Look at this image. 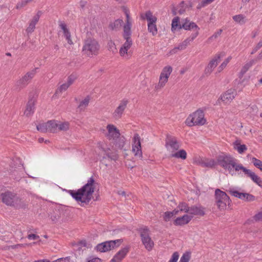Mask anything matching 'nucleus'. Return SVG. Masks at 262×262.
<instances>
[{
    "mask_svg": "<svg viewBox=\"0 0 262 262\" xmlns=\"http://www.w3.org/2000/svg\"><path fill=\"white\" fill-rule=\"evenodd\" d=\"M236 95V90L230 89L221 95L220 98L224 103L229 104L234 99Z\"/></svg>",
    "mask_w": 262,
    "mask_h": 262,
    "instance_id": "dca6fc26",
    "label": "nucleus"
},
{
    "mask_svg": "<svg viewBox=\"0 0 262 262\" xmlns=\"http://www.w3.org/2000/svg\"><path fill=\"white\" fill-rule=\"evenodd\" d=\"M107 133L105 137L111 144L116 148L122 149L125 144V138L121 136L119 130L113 124H109L106 126Z\"/></svg>",
    "mask_w": 262,
    "mask_h": 262,
    "instance_id": "7ed1b4c3",
    "label": "nucleus"
},
{
    "mask_svg": "<svg viewBox=\"0 0 262 262\" xmlns=\"http://www.w3.org/2000/svg\"><path fill=\"white\" fill-rule=\"evenodd\" d=\"M251 161L253 165L261 171H262V161L255 157L251 158Z\"/></svg>",
    "mask_w": 262,
    "mask_h": 262,
    "instance_id": "79ce46f5",
    "label": "nucleus"
},
{
    "mask_svg": "<svg viewBox=\"0 0 262 262\" xmlns=\"http://www.w3.org/2000/svg\"><path fill=\"white\" fill-rule=\"evenodd\" d=\"M36 127L37 129L41 133H56L58 132L57 121L50 120L46 123L39 124Z\"/></svg>",
    "mask_w": 262,
    "mask_h": 262,
    "instance_id": "9d476101",
    "label": "nucleus"
},
{
    "mask_svg": "<svg viewBox=\"0 0 262 262\" xmlns=\"http://www.w3.org/2000/svg\"><path fill=\"white\" fill-rule=\"evenodd\" d=\"M124 13L126 15L125 24L123 27V32H132V20L129 16V12L128 10L124 9Z\"/></svg>",
    "mask_w": 262,
    "mask_h": 262,
    "instance_id": "b1692460",
    "label": "nucleus"
},
{
    "mask_svg": "<svg viewBox=\"0 0 262 262\" xmlns=\"http://www.w3.org/2000/svg\"><path fill=\"white\" fill-rule=\"evenodd\" d=\"M141 241L146 250L149 251L152 250L154 246V243L150 236L144 237Z\"/></svg>",
    "mask_w": 262,
    "mask_h": 262,
    "instance_id": "cd10ccee",
    "label": "nucleus"
},
{
    "mask_svg": "<svg viewBox=\"0 0 262 262\" xmlns=\"http://www.w3.org/2000/svg\"><path fill=\"white\" fill-rule=\"evenodd\" d=\"M228 191L229 193L232 196H233L235 198H238L242 200L243 199L244 192H240L238 191L237 190H235L233 188H229V189Z\"/></svg>",
    "mask_w": 262,
    "mask_h": 262,
    "instance_id": "c9c22d12",
    "label": "nucleus"
},
{
    "mask_svg": "<svg viewBox=\"0 0 262 262\" xmlns=\"http://www.w3.org/2000/svg\"><path fill=\"white\" fill-rule=\"evenodd\" d=\"M138 232L140 233L141 240L144 239V237L146 238L147 237L150 236V230L149 228L146 226L140 228L138 229Z\"/></svg>",
    "mask_w": 262,
    "mask_h": 262,
    "instance_id": "7c9ffc66",
    "label": "nucleus"
},
{
    "mask_svg": "<svg viewBox=\"0 0 262 262\" xmlns=\"http://www.w3.org/2000/svg\"><path fill=\"white\" fill-rule=\"evenodd\" d=\"M199 35L198 32L192 33L189 37L187 38L183 42L180 43L177 47H174L169 51V54L172 55L176 54L178 50H183L192 42Z\"/></svg>",
    "mask_w": 262,
    "mask_h": 262,
    "instance_id": "ddd939ff",
    "label": "nucleus"
},
{
    "mask_svg": "<svg viewBox=\"0 0 262 262\" xmlns=\"http://www.w3.org/2000/svg\"><path fill=\"white\" fill-rule=\"evenodd\" d=\"M76 245L78 246V250L79 251H80V250H81V248L82 247H86L87 248H89V247L87 246V243L85 240H82L78 242L76 244Z\"/></svg>",
    "mask_w": 262,
    "mask_h": 262,
    "instance_id": "3c124183",
    "label": "nucleus"
},
{
    "mask_svg": "<svg viewBox=\"0 0 262 262\" xmlns=\"http://www.w3.org/2000/svg\"><path fill=\"white\" fill-rule=\"evenodd\" d=\"M123 23L122 19H117L111 22L108 25V28L112 31H117L119 30Z\"/></svg>",
    "mask_w": 262,
    "mask_h": 262,
    "instance_id": "a878e982",
    "label": "nucleus"
},
{
    "mask_svg": "<svg viewBox=\"0 0 262 262\" xmlns=\"http://www.w3.org/2000/svg\"><path fill=\"white\" fill-rule=\"evenodd\" d=\"M132 151L135 157L139 159L142 158L141 138L138 134H135L133 139Z\"/></svg>",
    "mask_w": 262,
    "mask_h": 262,
    "instance_id": "f8f14e48",
    "label": "nucleus"
},
{
    "mask_svg": "<svg viewBox=\"0 0 262 262\" xmlns=\"http://www.w3.org/2000/svg\"><path fill=\"white\" fill-rule=\"evenodd\" d=\"M188 213L192 215L203 216L205 214L203 208L200 206H192L189 207Z\"/></svg>",
    "mask_w": 262,
    "mask_h": 262,
    "instance_id": "bb28decb",
    "label": "nucleus"
},
{
    "mask_svg": "<svg viewBox=\"0 0 262 262\" xmlns=\"http://www.w3.org/2000/svg\"><path fill=\"white\" fill-rule=\"evenodd\" d=\"M27 238L29 239L36 240L39 238V236L35 234H30L27 236Z\"/></svg>",
    "mask_w": 262,
    "mask_h": 262,
    "instance_id": "6e6d98bb",
    "label": "nucleus"
},
{
    "mask_svg": "<svg viewBox=\"0 0 262 262\" xmlns=\"http://www.w3.org/2000/svg\"><path fill=\"white\" fill-rule=\"evenodd\" d=\"M95 180L93 177L90 178L86 184L77 191L70 190L69 193L77 201L88 204L93 198L94 192Z\"/></svg>",
    "mask_w": 262,
    "mask_h": 262,
    "instance_id": "f03ea898",
    "label": "nucleus"
},
{
    "mask_svg": "<svg viewBox=\"0 0 262 262\" xmlns=\"http://www.w3.org/2000/svg\"><path fill=\"white\" fill-rule=\"evenodd\" d=\"M109 158H110L112 160L116 161L117 159V157L116 155H113L112 157L108 156Z\"/></svg>",
    "mask_w": 262,
    "mask_h": 262,
    "instance_id": "e2e57ef3",
    "label": "nucleus"
},
{
    "mask_svg": "<svg viewBox=\"0 0 262 262\" xmlns=\"http://www.w3.org/2000/svg\"><path fill=\"white\" fill-rule=\"evenodd\" d=\"M172 71V68L171 66H166L163 69V70L160 74V75L169 78Z\"/></svg>",
    "mask_w": 262,
    "mask_h": 262,
    "instance_id": "e433bc0d",
    "label": "nucleus"
},
{
    "mask_svg": "<svg viewBox=\"0 0 262 262\" xmlns=\"http://www.w3.org/2000/svg\"><path fill=\"white\" fill-rule=\"evenodd\" d=\"M41 12L39 11L37 14L33 16L32 20L30 21L29 26L26 29V32L28 34L32 33L35 28V25L38 21L40 16L41 15Z\"/></svg>",
    "mask_w": 262,
    "mask_h": 262,
    "instance_id": "412c9836",
    "label": "nucleus"
},
{
    "mask_svg": "<svg viewBox=\"0 0 262 262\" xmlns=\"http://www.w3.org/2000/svg\"><path fill=\"white\" fill-rule=\"evenodd\" d=\"M204 113L202 110H198L190 114L186 120V123L189 126L194 125H203L206 123Z\"/></svg>",
    "mask_w": 262,
    "mask_h": 262,
    "instance_id": "0eeeda50",
    "label": "nucleus"
},
{
    "mask_svg": "<svg viewBox=\"0 0 262 262\" xmlns=\"http://www.w3.org/2000/svg\"><path fill=\"white\" fill-rule=\"evenodd\" d=\"M107 46L109 50L112 51L113 52L116 51V48L115 47V44L112 40H110L108 42Z\"/></svg>",
    "mask_w": 262,
    "mask_h": 262,
    "instance_id": "603ef678",
    "label": "nucleus"
},
{
    "mask_svg": "<svg viewBox=\"0 0 262 262\" xmlns=\"http://www.w3.org/2000/svg\"><path fill=\"white\" fill-rule=\"evenodd\" d=\"M200 164L202 166L208 168H213L218 164L232 176L234 174V171L238 172L242 170L246 177L250 178L253 182L262 187V179L254 172L246 168L242 164L237 163V160L230 155L219 156L217 162L214 159H206L202 160Z\"/></svg>",
    "mask_w": 262,
    "mask_h": 262,
    "instance_id": "f257e3e1",
    "label": "nucleus"
},
{
    "mask_svg": "<svg viewBox=\"0 0 262 262\" xmlns=\"http://www.w3.org/2000/svg\"><path fill=\"white\" fill-rule=\"evenodd\" d=\"M215 202L217 208L220 210H224L227 205L231 204V201L226 192L216 189L215 190Z\"/></svg>",
    "mask_w": 262,
    "mask_h": 262,
    "instance_id": "423d86ee",
    "label": "nucleus"
},
{
    "mask_svg": "<svg viewBox=\"0 0 262 262\" xmlns=\"http://www.w3.org/2000/svg\"><path fill=\"white\" fill-rule=\"evenodd\" d=\"M129 252V247H125L119 251L111 259L110 262H120Z\"/></svg>",
    "mask_w": 262,
    "mask_h": 262,
    "instance_id": "6ab92c4d",
    "label": "nucleus"
},
{
    "mask_svg": "<svg viewBox=\"0 0 262 262\" xmlns=\"http://www.w3.org/2000/svg\"><path fill=\"white\" fill-rule=\"evenodd\" d=\"M182 23V26H180L179 29L182 28L185 29V30H190L194 29L195 31V32L199 33L200 28L195 23L190 22L188 19L186 18L183 20Z\"/></svg>",
    "mask_w": 262,
    "mask_h": 262,
    "instance_id": "a211bd4d",
    "label": "nucleus"
},
{
    "mask_svg": "<svg viewBox=\"0 0 262 262\" xmlns=\"http://www.w3.org/2000/svg\"><path fill=\"white\" fill-rule=\"evenodd\" d=\"M185 12V10L183 9H180L179 10V13L180 14H182L184 12Z\"/></svg>",
    "mask_w": 262,
    "mask_h": 262,
    "instance_id": "69168bd1",
    "label": "nucleus"
},
{
    "mask_svg": "<svg viewBox=\"0 0 262 262\" xmlns=\"http://www.w3.org/2000/svg\"><path fill=\"white\" fill-rule=\"evenodd\" d=\"M254 60H251L249 62L246 63L244 67H243L240 73L239 77L241 78L247 72L249 68L254 64Z\"/></svg>",
    "mask_w": 262,
    "mask_h": 262,
    "instance_id": "72a5a7b5",
    "label": "nucleus"
},
{
    "mask_svg": "<svg viewBox=\"0 0 262 262\" xmlns=\"http://www.w3.org/2000/svg\"><path fill=\"white\" fill-rule=\"evenodd\" d=\"M36 69L37 68H35L31 71L27 72L21 78L16 81L14 86L16 91H19L28 85L35 75L36 73Z\"/></svg>",
    "mask_w": 262,
    "mask_h": 262,
    "instance_id": "6e6552de",
    "label": "nucleus"
},
{
    "mask_svg": "<svg viewBox=\"0 0 262 262\" xmlns=\"http://www.w3.org/2000/svg\"><path fill=\"white\" fill-rule=\"evenodd\" d=\"M128 103V101L127 99H123L121 101L118 106L115 109L113 113V117L115 120H118L122 117Z\"/></svg>",
    "mask_w": 262,
    "mask_h": 262,
    "instance_id": "2eb2a0df",
    "label": "nucleus"
},
{
    "mask_svg": "<svg viewBox=\"0 0 262 262\" xmlns=\"http://www.w3.org/2000/svg\"><path fill=\"white\" fill-rule=\"evenodd\" d=\"M59 26L60 28L62 30L64 37H66L67 42L70 45L73 44L72 40L71 39V33L67 28V26L66 23L63 21H59Z\"/></svg>",
    "mask_w": 262,
    "mask_h": 262,
    "instance_id": "aec40b11",
    "label": "nucleus"
},
{
    "mask_svg": "<svg viewBox=\"0 0 262 262\" xmlns=\"http://www.w3.org/2000/svg\"><path fill=\"white\" fill-rule=\"evenodd\" d=\"M262 47V38L260 40V41L257 43L256 45V50H259L260 48Z\"/></svg>",
    "mask_w": 262,
    "mask_h": 262,
    "instance_id": "052dcab7",
    "label": "nucleus"
},
{
    "mask_svg": "<svg viewBox=\"0 0 262 262\" xmlns=\"http://www.w3.org/2000/svg\"><path fill=\"white\" fill-rule=\"evenodd\" d=\"M1 196L2 202L7 206H13L16 208H25L27 206V204L24 200L10 191L2 193Z\"/></svg>",
    "mask_w": 262,
    "mask_h": 262,
    "instance_id": "20e7f679",
    "label": "nucleus"
},
{
    "mask_svg": "<svg viewBox=\"0 0 262 262\" xmlns=\"http://www.w3.org/2000/svg\"><path fill=\"white\" fill-rule=\"evenodd\" d=\"M255 200V197L250 193L244 192L243 199L242 200L247 201V202H251L254 201Z\"/></svg>",
    "mask_w": 262,
    "mask_h": 262,
    "instance_id": "c03bdc74",
    "label": "nucleus"
},
{
    "mask_svg": "<svg viewBox=\"0 0 262 262\" xmlns=\"http://www.w3.org/2000/svg\"><path fill=\"white\" fill-rule=\"evenodd\" d=\"M132 32H123L122 36L125 42L122 45L119 50V54L121 57H125L128 56V50L133 45L131 38Z\"/></svg>",
    "mask_w": 262,
    "mask_h": 262,
    "instance_id": "9b49d317",
    "label": "nucleus"
},
{
    "mask_svg": "<svg viewBox=\"0 0 262 262\" xmlns=\"http://www.w3.org/2000/svg\"><path fill=\"white\" fill-rule=\"evenodd\" d=\"M192 219V216L185 214L181 217H177L174 221L175 225H183L188 223Z\"/></svg>",
    "mask_w": 262,
    "mask_h": 262,
    "instance_id": "393cba45",
    "label": "nucleus"
},
{
    "mask_svg": "<svg viewBox=\"0 0 262 262\" xmlns=\"http://www.w3.org/2000/svg\"><path fill=\"white\" fill-rule=\"evenodd\" d=\"M168 78L160 75L158 83L155 86V89L157 90L162 89L167 82Z\"/></svg>",
    "mask_w": 262,
    "mask_h": 262,
    "instance_id": "c756f323",
    "label": "nucleus"
},
{
    "mask_svg": "<svg viewBox=\"0 0 262 262\" xmlns=\"http://www.w3.org/2000/svg\"><path fill=\"white\" fill-rule=\"evenodd\" d=\"M43 141H44V139H43V138H39L38 139V142H39V143H42V142H43Z\"/></svg>",
    "mask_w": 262,
    "mask_h": 262,
    "instance_id": "774afa93",
    "label": "nucleus"
},
{
    "mask_svg": "<svg viewBox=\"0 0 262 262\" xmlns=\"http://www.w3.org/2000/svg\"><path fill=\"white\" fill-rule=\"evenodd\" d=\"M118 194L123 196H125V192L124 191H119Z\"/></svg>",
    "mask_w": 262,
    "mask_h": 262,
    "instance_id": "0e129e2a",
    "label": "nucleus"
},
{
    "mask_svg": "<svg viewBox=\"0 0 262 262\" xmlns=\"http://www.w3.org/2000/svg\"><path fill=\"white\" fill-rule=\"evenodd\" d=\"M254 219L256 221H262V211L256 214Z\"/></svg>",
    "mask_w": 262,
    "mask_h": 262,
    "instance_id": "5fc2aeb1",
    "label": "nucleus"
},
{
    "mask_svg": "<svg viewBox=\"0 0 262 262\" xmlns=\"http://www.w3.org/2000/svg\"><path fill=\"white\" fill-rule=\"evenodd\" d=\"M224 54L223 53H220L216 54L213 58L209 61L208 66L206 67L204 70V73L206 75H209L213 69L217 66L218 63L220 61L221 58Z\"/></svg>",
    "mask_w": 262,
    "mask_h": 262,
    "instance_id": "4468645a",
    "label": "nucleus"
},
{
    "mask_svg": "<svg viewBox=\"0 0 262 262\" xmlns=\"http://www.w3.org/2000/svg\"><path fill=\"white\" fill-rule=\"evenodd\" d=\"M77 79V77L75 74L70 75L67 79V84L70 86L71 84L73 83L74 81Z\"/></svg>",
    "mask_w": 262,
    "mask_h": 262,
    "instance_id": "09e8293b",
    "label": "nucleus"
},
{
    "mask_svg": "<svg viewBox=\"0 0 262 262\" xmlns=\"http://www.w3.org/2000/svg\"><path fill=\"white\" fill-rule=\"evenodd\" d=\"M69 88V86L66 83L62 84L56 90L54 95L61 93L62 92L66 91Z\"/></svg>",
    "mask_w": 262,
    "mask_h": 262,
    "instance_id": "a18cd8bd",
    "label": "nucleus"
},
{
    "mask_svg": "<svg viewBox=\"0 0 262 262\" xmlns=\"http://www.w3.org/2000/svg\"><path fill=\"white\" fill-rule=\"evenodd\" d=\"M180 19L178 17H174L172 21L171 24V31H174L177 28H178L179 29L180 26H181L179 24Z\"/></svg>",
    "mask_w": 262,
    "mask_h": 262,
    "instance_id": "a19ab883",
    "label": "nucleus"
},
{
    "mask_svg": "<svg viewBox=\"0 0 262 262\" xmlns=\"http://www.w3.org/2000/svg\"><path fill=\"white\" fill-rule=\"evenodd\" d=\"M141 18L142 19L147 20V26L148 25L156 24V22L157 21V17L153 15L152 13L149 10L146 11L144 14H141Z\"/></svg>",
    "mask_w": 262,
    "mask_h": 262,
    "instance_id": "5701e85b",
    "label": "nucleus"
},
{
    "mask_svg": "<svg viewBox=\"0 0 262 262\" xmlns=\"http://www.w3.org/2000/svg\"><path fill=\"white\" fill-rule=\"evenodd\" d=\"M233 20L238 23H245V16L242 14L236 15L233 17Z\"/></svg>",
    "mask_w": 262,
    "mask_h": 262,
    "instance_id": "de8ad7c7",
    "label": "nucleus"
},
{
    "mask_svg": "<svg viewBox=\"0 0 262 262\" xmlns=\"http://www.w3.org/2000/svg\"><path fill=\"white\" fill-rule=\"evenodd\" d=\"M231 59V57L229 56L222 62V63L218 67L217 71L219 73L222 72L225 68Z\"/></svg>",
    "mask_w": 262,
    "mask_h": 262,
    "instance_id": "37998d69",
    "label": "nucleus"
},
{
    "mask_svg": "<svg viewBox=\"0 0 262 262\" xmlns=\"http://www.w3.org/2000/svg\"><path fill=\"white\" fill-rule=\"evenodd\" d=\"M178 209L177 210H179V211H183L186 213H188L189 207L188 206V204L186 203H180L178 206Z\"/></svg>",
    "mask_w": 262,
    "mask_h": 262,
    "instance_id": "ea45409f",
    "label": "nucleus"
},
{
    "mask_svg": "<svg viewBox=\"0 0 262 262\" xmlns=\"http://www.w3.org/2000/svg\"><path fill=\"white\" fill-rule=\"evenodd\" d=\"M100 45L94 38H88L84 40L82 52L83 55L92 57L98 54Z\"/></svg>",
    "mask_w": 262,
    "mask_h": 262,
    "instance_id": "39448f33",
    "label": "nucleus"
},
{
    "mask_svg": "<svg viewBox=\"0 0 262 262\" xmlns=\"http://www.w3.org/2000/svg\"><path fill=\"white\" fill-rule=\"evenodd\" d=\"M179 213V210L176 209L173 210L172 211H167L164 213L163 219L165 221H168L174 215L177 214Z\"/></svg>",
    "mask_w": 262,
    "mask_h": 262,
    "instance_id": "4c0bfd02",
    "label": "nucleus"
},
{
    "mask_svg": "<svg viewBox=\"0 0 262 262\" xmlns=\"http://www.w3.org/2000/svg\"><path fill=\"white\" fill-rule=\"evenodd\" d=\"M90 101V97L87 96L83 100H82L79 103L78 108L80 111H84L86 107L89 105Z\"/></svg>",
    "mask_w": 262,
    "mask_h": 262,
    "instance_id": "473e14b6",
    "label": "nucleus"
},
{
    "mask_svg": "<svg viewBox=\"0 0 262 262\" xmlns=\"http://www.w3.org/2000/svg\"><path fill=\"white\" fill-rule=\"evenodd\" d=\"M213 0H203L202 2V6L205 7L206 6L212 3Z\"/></svg>",
    "mask_w": 262,
    "mask_h": 262,
    "instance_id": "4d7b16f0",
    "label": "nucleus"
},
{
    "mask_svg": "<svg viewBox=\"0 0 262 262\" xmlns=\"http://www.w3.org/2000/svg\"><path fill=\"white\" fill-rule=\"evenodd\" d=\"M58 132V131H67L69 129L70 124L68 122H61L57 121Z\"/></svg>",
    "mask_w": 262,
    "mask_h": 262,
    "instance_id": "f704fd0d",
    "label": "nucleus"
},
{
    "mask_svg": "<svg viewBox=\"0 0 262 262\" xmlns=\"http://www.w3.org/2000/svg\"><path fill=\"white\" fill-rule=\"evenodd\" d=\"M170 157L185 160L187 158V152L184 149H181L178 151H176L175 152L171 153Z\"/></svg>",
    "mask_w": 262,
    "mask_h": 262,
    "instance_id": "c85d7f7f",
    "label": "nucleus"
},
{
    "mask_svg": "<svg viewBox=\"0 0 262 262\" xmlns=\"http://www.w3.org/2000/svg\"><path fill=\"white\" fill-rule=\"evenodd\" d=\"M35 102V100L33 98L29 100L26 105V108L24 112V114L26 116H30L34 113Z\"/></svg>",
    "mask_w": 262,
    "mask_h": 262,
    "instance_id": "4be33fe9",
    "label": "nucleus"
},
{
    "mask_svg": "<svg viewBox=\"0 0 262 262\" xmlns=\"http://www.w3.org/2000/svg\"><path fill=\"white\" fill-rule=\"evenodd\" d=\"M87 262H101V259L98 257L93 258L92 259L88 260Z\"/></svg>",
    "mask_w": 262,
    "mask_h": 262,
    "instance_id": "bf43d9fd",
    "label": "nucleus"
},
{
    "mask_svg": "<svg viewBox=\"0 0 262 262\" xmlns=\"http://www.w3.org/2000/svg\"><path fill=\"white\" fill-rule=\"evenodd\" d=\"M258 59H260L262 58V51L260 52V53L258 54V56L257 57Z\"/></svg>",
    "mask_w": 262,
    "mask_h": 262,
    "instance_id": "338daca9",
    "label": "nucleus"
},
{
    "mask_svg": "<svg viewBox=\"0 0 262 262\" xmlns=\"http://www.w3.org/2000/svg\"><path fill=\"white\" fill-rule=\"evenodd\" d=\"M33 262H50V260L48 259H40L36 261H34Z\"/></svg>",
    "mask_w": 262,
    "mask_h": 262,
    "instance_id": "680f3d73",
    "label": "nucleus"
},
{
    "mask_svg": "<svg viewBox=\"0 0 262 262\" xmlns=\"http://www.w3.org/2000/svg\"><path fill=\"white\" fill-rule=\"evenodd\" d=\"M26 245H24V244H16V245H12L11 246V248L12 249H16V248H22V247H24Z\"/></svg>",
    "mask_w": 262,
    "mask_h": 262,
    "instance_id": "13d9d810",
    "label": "nucleus"
},
{
    "mask_svg": "<svg viewBox=\"0 0 262 262\" xmlns=\"http://www.w3.org/2000/svg\"><path fill=\"white\" fill-rule=\"evenodd\" d=\"M147 30L149 33H151L152 36H156L158 33V29L156 24L148 25L147 26Z\"/></svg>",
    "mask_w": 262,
    "mask_h": 262,
    "instance_id": "58836bf2",
    "label": "nucleus"
},
{
    "mask_svg": "<svg viewBox=\"0 0 262 262\" xmlns=\"http://www.w3.org/2000/svg\"><path fill=\"white\" fill-rule=\"evenodd\" d=\"M234 148L237 150L239 154H242L247 149L246 145H241L239 141L238 140L234 142Z\"/></svg>",
    "mask_w": 262,
    "mask_h": 262,
    "instance_id": "2f4dec72",
    "label": "nucleus"
},
{
    "mask_svg": "<svg viewBox=\"0 0 262 262\" xmlns=\"http://www.w3.org/2000/svg\"><path fill=\"white\" fill-rule=\"evenodd\" d=\"M122 242V239L106 241L98 244L95 249L98 251L105 252L119 247Z\"/></svg>",
    "mask_w": 262,
    "mask_h": 262,
    "instance_id": "1a4fd4ad",
    "label": "nucleus"
},
{
    "mask_svg": "<svg viewBox=\"0 0 262 262\" xmlns=\"http://www.w3.org/2000/svg\"><path fill=\"white\" fill-rule=\"evenodd\" d=\"M166 146H169L171 150V153L175 152L179 149L180 145L174 137L168 135L166 138Z\"/></svg>",
    "mask_w": 262,
    "mask_h": 262,
    "instance_id": "f3484780",
    "label": "nucleus"
},
{
    "mask_svg": "<svg viewBox=\"0 0 262 262\" xmlns=\"http://www.w3.org/2000/svg\"><path fill=\"white\" fill-rule=\"evenodd\" d=\"M222 32H223L222 29H219L217 31L215 32L211 36H210L208 38V41H211L213 40L214 39L217 38L219 36H220L221 35Z\"/></svg>",
    "mask_w": 262,
    "mask_h": 262,
    "instance_id": "8fccbe9b",
    "label": "nucleus"
},
{
    "mask_svg": "<svg viewBox=\"0 0 262 262\" xmlns=\"http://www.w3.org/2000/svg\"><path fill=\"white\" fill-rule=\"evenodd\" d=\"M179 255L178 252H175L173 253L171 258L169 260V262H177L179 259Z\"/></svg>",
    "mask_w": 262,
    "mask_h": 262,
    "instance_id": "864d4df0",
    "label": "nucleus"
},
{
    "mask_svg": "<svg viewBox=\"0 0 262 262\" xmlns=\"http://www.w3.org/2000/svg\"><path fill=\"white\" fill-rule=\"evenodd\" d=\"M190 253L186 252L184 253L180 258V262H188L190 259Z\"/></svg>",
    "mask_w": 262,
    "mask_h": 262,
    "instance_id": "49530a36",
    "label": "nucleus"
}]
</instances>
